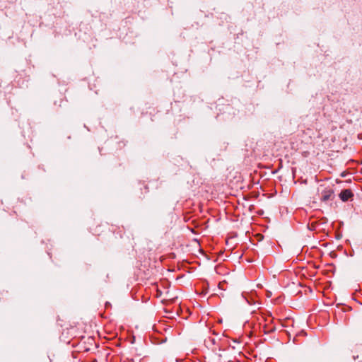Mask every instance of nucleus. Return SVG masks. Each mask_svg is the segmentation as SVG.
I'll use <instances>...</instances> for the list:
<instances>
[{
	"instance_id": "obj_1",
	"label": "nucleus",
	"mask_w": 362,
	"mask_h": 362,
	"mask_svg": "<svg viewBox=\"0 0 362 362\" xmlns=\"http://www.w3.org/2000/svg\"><path fill=\"white\" fill-rule=\"evenodd\" d=\"M339 196L341 201L347 202L350 198L354 197V194L351 189H346L342 190Z\"/></svg>"
},
{
	"instance_id": "obj_2",
	"label": "nucleus",
	"mask_w": 362,
	"mask_h": 362,
	"mask_svg": "<svg viewBox=\"0 0 362 362\" xmlns=\"http://www.w3.org/2000/svg\"><path fill=\"white\" fill-rule=\"evenodd\" d=\"M332 194H333L332 190L325 191L323 192L322 198H321L322 201L327 202V201L331 199V197L332 196Z\"/></svg>"
},
{
	"instance_id": "obj_3",
	"label": "nucleus",
	"mask_w": 362,
	"mask_h": 362,
	"mask_svg": "<svg viewBox=\"0 0 362 362\" xmlns=\"http://www.w3.org/2000/svg\"><path fill=\"white\" fill-rule=\"evenodd\" d=\"M204 342L206 344V346H209L210 344H216V339L214 338H212V337H208L207 339H205Z\"/></svg>"
},
{
	"instance_id": "obj_4",
	"label": "nucleus",
	"mask_w": 362,
	"mask_h": 362,
	"mask_svg": "<svg viewBox=\"0 0 362 362\" xmlns=\"http://www.w3.org/2000/svg\"><path fill=\"white\" fill-rule=\"evenodd\" d=\"M274 331H275V327H272V328H271L269 330H265L264 332L265 333H270V332H274Z\"/></svg>"
}]
</instances>
